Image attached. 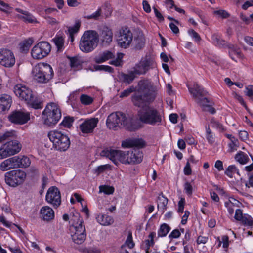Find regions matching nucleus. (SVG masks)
<instances>
[{
  "mask_svg": "<svg viewBox=\"0 0 253 253\" xmlns=\"http://www.w3.org/2000/svg\"><path fill=\"white\" fill-rule=\"evenodd\" d=\"M159 86L147 79L139 81L137 92L131 97L132 101L135 106L141 107L146 103L154 101L158 94Z\"/></svg>",
  "mask_w": 253,
  "mask_h": 253,
  "instance_id": "f257e3e1",
  "label": "nucleus"
},
{
  "mask_svg": "<svg viewBox=\"0 0 253 253\" xmlns=\"http://www.w3.org/2000/svg\"><path fill=\"white\" fill-rule=\"evenodd\" d=\"M138 112L139 120L143 123L154 126L162 124V113L153 106L145 104Z\"/></svg>",
  "mask_w": 253,
  "mask_h": 253,
  "instance_id": "f03ea898",
  "label": "nucleus"
},
{
  "mask_svg": "<svg viewBox=\"0 0 253 253\" xmlns=\"http://www.w3.org/2000/svg\"><path fill=\"white\" fill-rule=\"evenodd\" d=\"M13 91L16 96L24 100L32 108L37 109L42 107L41 101L35 96L32 90L25 85L17 84L14 86Z\"/></svg>",
  "mask_w": 253,
  "mask_h": 253,
  "instance_id": "7ed1b4c3",
  "label": "nucleus"
},
{
  "mask_svg": "<svg viewBox=\"0 0 253 253\" xmlns=\"http://www.w3.org/2000/svg\"><path fill=\"white\" fill-rule=\"evenodd\" d=\"M99 35L95 30H87L82 36L79 48L84 53H89L94 50L98 45Z\"/></svg>",
  "mask_w": 253,
  "mask_h": 253,
  "instance_id": "20e7f679",
  "label": "nucleus"
},
{
  "mask_svg": "<svg viewBox=\"0 0 253 253\" xmlns=\"http://www.w3.org/2000/svg\"><path fill=\"white\" fill-rule=\"evenodd\" d=\"M33 79L37 83L45 84L53 77L54 72L51 66L47 63H39L32 69Z\"/></svg>",
  "mask_w": 253,
  "mask_h": 253,
  "instance_id": "39448f33",
  "label": "nucleus"
},
{
  "mask_svg": "<svg viewBox=\"0 0 253 253\" xmlns=\"http://www.w3.org/2000/svg\"><path fill=\"white\" fill-rule=\"evenodd\" d=\"M74 230L71 235L72 241L77 244H81L86 239L85 229L83 221L79 213L76 212L71 218Z\"/></svg>",
  "mask_w": 253,
  "mask_h": 253,
  "instance_id": "423d86ee",
  "label": "nucleus"
},
{
  "mask_svg": "<svg viewBox=\"0 0 253 253\" xmlns=\"http://www.w3.org/2000/svg\"><path fill=\"white\" fill-rule=\"evenodd\" d=\"M131 124V119L120 112L111 113L106 120L107 127L114 130L117 129L118 127L120 126H124L126 129H130Z\"/></svg>",
  "mask_w": 253,
  "mask_h": 253,
  "instance_id": "0eeeda50",
  "label": "nucleus"
},
{
  "mask_svg": "<svg viewBox=\"0 0 253 253\" xmlns=\"http://www.w3.org/2000/svg\"><path fill=\"white\" fill-rule=\"evenodd\" d=\"M44 124L48 126H52L59 121L61 117V112L59 106L55 103H48L42 113Z\"/></svg>",
  "mask_w": 253,
  "mask_h": 253,
  "instance_id": "6e6552de",
  "label": "nucleus"
},
{
  "mask_svg": "<svg viewBox=\"0 0 253 253\" xmlns=\"http://www.w3.org/2000/svg\"><path fill=\"white\" fill-rule=\"evenodd\" d=\"M48 136L52 142L55 148L60 151H65L70 145V141L68 136L57 130H52L48 133Z\"/></svg>",
  "mask_w": 253,
  "mask_h": 253,
  "instance_id": "1a4fd4ad",
  "label": "nucleus"
},
{
  "mask_svg": "<svg viewBox=\"0 0 253 253\" xmlns=\"http://www.w3.org/2000/svg\"><path fill=\"white\" fill-rule=\"evenodd\" d=\"M5 181L10 186L15 187L24 181L26 173L21 169L12 170L5 173Z\"/></svg>",
  "mask_w": 253,
  "mask_h": 253,
  "instance_id": "9d476101",
  "label": "nucleus"
},
{
  "mask_svg": "<svg viewBox=\"0 0 253 253\" xmlns=\"http://www.w3.org/2000/svg\"><path fill=\"white\" fill-rule=\"evenodd\" d=\"M21 144L17 140H12L3 144L0 147V159H3L19 153Z\"/></svg>",
  "mask_w": 253,
  "mask_h": 253,
  "instance_id": "9b49d317",
  "label": "nucleus"
},
{
  "mask_svg": "<svg viewBox=\"0 0 253 253\" xmlns=\"http://www.w3.org/2000/svg\"><path fill=\"white\" fill-rule=\"evenodd\" d=\"M101 155L109 158L116 165L120 162L126 164V152L121 150L106 149L101 151Z\"/></svg>",
  "mask_w": 253,
  "mask_h": 253,
  "instance_id": "f8f14e48",
  "label": "nucleus"
},
{
  "mask_svg": "<svg viewBox=\"0 0 253 253\" xmlns=\"http://www.w3.org/2000/svg\"><path fill=\"white\" fill-rule=\"evenodd\" d=\"M116 37L119 46L125 49L129 47L133 40L132 32L126 27L120 29Z\"/></svg>",
  "mask_w": 253,
  "mask_h": 253,
  "instance_id": "ddd939ff",
  "label": "nucleus"
},
{
  "mask_svg": "<svg viewBox=\"0 0 253 253\" xmlns=\"http://www.w3.org/2000/svg\"><path fill=\"white\" fill-rule=\"evenodd\" d=\"M155 63L154 60L148 56L142 58L139 63L135 64L132 69L138 75L145 74L150 69L154 68Z\"/></svg>",
  "mask_w": 253,
  "mask_h": 253,
  "instance_id": "4468645a",
  "label": "nucleus"
},
{
  "mask_svg": "<svg viewBox=\"0 0 253 253\" xmlns=\"http://www.w3.org/2000/svg\"><path fill=\"white\" fill-rule=\"evenodd\" d=\"M51 45L46 42H41L35 45L31 50V55L36 59H41L46 56L51 51Z\"/></svg>",
  "mask_w": 253,
  "mask_h": 253,
  "instance_id": "2eb2a0df",
  "label": "nucleus"
},
{
  "mask_svg": "<svg viewBox=\"0 0 253 253\" xmlns=\"http://www.w3.org/2000/svg\"><path fill=\"white\" fill-rule=\"evenodd\" d=\"M15 63L14 54L10 50L0 49V64L6 67H11Z\"/></svg>",
  "mask_w": 253,
  "mask_h": 253,
  "instance_id": "dca6fc26",
  "label": "nucleus"
},
{
  "mask_svg": "<svg viewBox=\"0 0 253 253\" xmlns=\"http://www.w3.org/2000/svg\"><path fill=\"white\" fill-rule=\"evenodd\" d=\"M46 200L55 207H58L61 204V195L59 190L56 187L49 188L46 195Z\"/></svg>",
  "mask_w": 253,
  "mask_h": 253,
  "instance_id": "f3484780",
  "label": "nucleus"
},
{
  "mask_svg": "<svg viewBox=\"0 0 253 253\" xmlns=\"http://www.w3.org/2000/svg\"><path fill=\"white\" fill-rule=\"evenodd\" d=\"M9 121L14 124H24L30 120V114L21 111L13 112L9 116Z\"/></svg>",
  "mask_w": 253,
  "mask_h": 253,
  "instance_id": "a211bd4d",
  "label": "nucleus"
},
{
  "mask_svg": "<svg viewBox=\"0 0 253 253\" xmlns=\"http://www.w3.org/2000/svg\"><path fill=\"white\" fill-rule=\"evenodd\" d=\"M99 120L98 118H91L85 120L80 125L81 131L83 133H90L93 132L96 127Z\"/></svg>",
  "mask_w": 253,
  "mask_h": 253,
  "instance_id": "6ab92c4d",
  "label": "nucleus"
},
{
  "mask_svg": "<svg viewBox=\"0 0 253 253\" xmlns=\"http://www.w3.org/2000/svg\"><path fill=\"white\" fill-rule=\"evenodd\" d=\"M142 152L138 149H134L131 151L126 152V164L140 163L142 161Z\"/></svg>",
  "mask_w": 253,
  "mask_h": 253,
  "instance_id": "aec40b11",
  "label": "nucleus"
},
{
  "mask_svg": "<svg viewBox=\"0 0 253 253\" xmlns=\"http://www.w3.org/2000/svg\"><path fill=\"white\" fill-rule=\"evenodd\" d=\"M186 86L195 100L200 97L206 96L208 92L197 83H194L192 84H187Z\"/></svg>",
  "mask_w": 253,
  "mask_h": 253,
  "instance_id": "412c9836",
  "label": "nucleus"
},
{
  "mask_svg": "<svg viewBox=\"0 0 253 253\" xmlns=\"http://www.w3.org/2000/svg\"><path fill=\"white\" fill-rule=\"evenodd\" d=\"M17 168H18L17 156L4 160L0 165V169L3 171Z\"/></svg>",
  "mask_w": 253,
  "mask_h": 253,
  "instance_id": "4be33fe9",
  "label": "nucleus"
},
{
  "mask_svg": "<svg viewBox=\"0 0 253 253\" xmlns=\"http://www.w3.org/2000/svg\"><path fill=\"white\" fill-rule=\"evenodd\" d=\"M12 103V97L8 94L0 95V112L8 110Z\"/></svg>",
  "mask_w": 253,
  "mask_h": 253,
  "instance_id": "5701e85b",
  "label": "nucleus"
},
{
  "mask_svg": "<svg viewBox=\"0 0 253 253\" xmlns=\"http://www.w3.org/2000/svg\"><path fill=\"white\" fill-rule=\"evenodd\" d=\"M145 142L142 139L138 138L126 140L122 142V146L124 148L133 147L143 148L145 146Z\"/></svg>",
  "mask_w": 253,
  "mask_h": 253,
  "instance_id": "b1692460",
  "label": "nucleus"
},
{
  "mask_svg": "<svg viewBox=\"0 0 253 253\" xmlns=\"http://www.w3.org/2000/svg\"><path fill=\"white\" fill-rule=\"evenodd\" d=\"M40 217L44 221H49L54 217V211L49 206L42 207L40 210Z\"/></svg>",
  "mask_w": 253,
  "mask_h": 253,
  "instance_id": "393cba45",
  "label": "nucleus"
},
{
  "mask_svg": "<svg viewBox=\"0 0 253 253\" xmlns=\"http://www.w3.org/2000/svg\"><path fill=\"white\" fill-rule=\"evenodd\" d=\"M113 32L112 30L107 26L102 28L100 34L101 42L103 43H110L113 39Z\"/></svg>",
  "mask_w": 253,
  "mask_h": 253,
  "instance_id": "a878e982",
  "label": "nucleus"
},
{
  "mask_svg": "<svg viewBox=\"0 0 253 253\" xmlns=\"http://www.w3.org/2000/svg\"><path fill=\"white\" fill-rule=\"evenodd\" d=\"M137 75L133 70L129 71L127 73H121L119 75V78L121 82L126 84H129L137 77Z\"/></svg>",
  "mask_w": 253,
  "mask_h": 253,
  "instance_id": "bb28decb",
  "label": "nucleus"
},
{
  "mask_svg": "<svg viewBox=\"0 0 253 253\" xmlns=\"http://www.w3.org/2000/svg\"><path fill=\"white\" fill-rule=\"evenodd\" d=\"M16 11L22 14V15L18 16V18L23 20L25 22L30 23H38L36 18L28 11L23 10L20 8H16Z\"/></svg>",
  "mask_w": 253,
  "mask_h": 253,
  "instance_id": "cd10ccee",
  "label": "nucleus"
},
{
  "mask_svg": "<svg viewBox=\"0 0 253 253\" xmlns=\"http://www.w3.org/2000/svg\"><path fill=\"white\" fill-rule=\"evenodd\" d=\"M115 54L108 50L105 51L94 58V61L98 64L103 63L115 57Z\"/></svg>",
  "mask_w": 253,
  "mask_h": 253,
  "instance_id": "c85d7f7f",
  "label": "nucleus"
},
{
  "mask_svg": "<svg viewBox=\"0 0 253 253\" xmlns=\"http://www.w3.org/2000/svg\"><path fill=\"white\" fill-rule=\"evenodd\" d=\"M97 221L102 225L107 226L112 224L113 219L106 214H99L96 217Z\"/></svg>",
  "mask_w": 253,
  "mask_h": 253,
  "instance_id": "c756f323",
  "label": "nucleus"
},
{
  "mask_svg": "<svg viewBox=\"0 0 253 253\" xmlns=\"http://www.w3.org/2000/svg\"><path fill=\"white\" fill-rule=\"evenodd\" d=\"M168 199L163 194H160L158 197L157 207L158 210L163 213L167 209Z\"/></svg>",
  "mask_w": 253,
  "mask_h": 253,
  "instance_id": "7c9ffc66",
  "label": "nucleus"
},
{
  "mask_svg": "<svg viewBox=\"0 0 253 253\" xmlns=\"http://www.w3.org/2000/svg\"><path fill=\"white\" fill-rule=\"evenodd\" d=\"M134 42L135 49L139 50L143 48L145 44V39L144 34L139 32L137 36L134 38Z\"/></svg>",
  "mask_w": 253,
  "mask_h": 253,
  "instance_id": "2f4dec72",
  "label": "nucleus"
},
{
  "mask_svg": "<svg viewBox=\"0 0 253 253\" xmlns=\"http://www.w3.org/2000/svg\"><path fill=\"white\" fill-rule=\"evenodd\" d=\"M155 237L156 233L154 232H151L148 236V239L146 240L142 245L145 250L146 253H148L150 248L154 246L155 243L154 239Z\"/></svg>",
  "mask_w": 253,
  "mask_h": 253,
  "instance_id": "473e14b6",
  "label": "nucleus"
},
{
  "mask_svg": "<svg viewBox=\"0 0 253 253\" xmlns=\"http://www.w3.org/2000/svg\"><path fill=\"white\" fill-rule=\"evenodd\" d=\"M18 168H25L28 167L31 164L30 159L24 155L17 156Z\"/></svg>",
  "mask_w": 253,
  "mask_h": 253,
  "instance_id": "72a5a7b5",
  "label": "nucleus"
},
{
  "mask_svg": "<svg viewBox=\"0 0 253 253\" xmlns=\"http://www.w3.org/2000/svg\"><path fill=\"white\" fill-rule=\"evenodd\" d=\"M212 43L216 46L219 47H224L226 45V42L223 40L219 35L214 34L211 36Z\"/></svg>",
  "mask_w": 253,
  "mask_h": 253,
  "instance_id": "f704fd0d",
  "label": "nucleus"
},
{
  "mask_svg": "<svg viewBox=\"0 0 253 253\" xmlns=\"http://www.w3.org/2000/svg\"><path fill=\"white\" fill-rule=\"evenodd\" d=\"M228 47L229 49V55L232 60L236 61L235 56H236L238 58H241L242 57L241 51L237 46L234 45L229 44L228 45Z\"/></svg>",
  "mask_w": 253,
  "mask_h": 253,
  "instance_id": "c9c22d12",
  "label": "nucleus"
},
{
  "mask_svg": "<svg viewBox=\"0 0 253 253\" xmlns=\"http://www.w3.org/2000/svg\"><path fill=\"white\" fill-rule=\"evenodd\" d=\"M235 159L242 165L247 163L250 160L247 154L242 151H239L235 155Z\"/></svg>",
  "mask_w": 253,
  "mask_h": 253,
  "instance_id": "e433bc0d",
  "label": "nucleus"
},
{
  "mask_svg": "<svg viewBox=\"0 0 253 253\" xmlns=\"http://www.w3.org/2000/svg\"><path fill=\"white\" fill-rule=\"evenodd\" d=\"M170 227L167 224H162L158 231V236L159 237H164L166 236L168 233L170 231Z\"/></svg>",
  "mask_w": 253,
  "mask_h": 253,
  "instance_id": "4c0bfd02",
  "label": "nucleus"
},
{
  "mask_svg": "<svg viewBox=\"0 0 253 253\" xmlns=\"http://www.w3.org/2000/svg\"><path fill=\"white\" fill-rule=\"evenodd\" d=\"M205 137L207 140L208 143L212 145L215 141V138L214 137V134L210 129L209 127H206V135Z\"/></svg>",
  "mask_w": 253,
  "mask_h": 253,
  "instance_id": "58836bf2",
  "label": "nucleus"
},
{
  "mask_svg": "<svg viewBox=\"0 0 253 253\" xmlns=\"http://www.w3.org/2000/svg\"><path fill=\"white\" fill-rule=\"evenodd\" d=\"M239 146V141L237 138L232 140L230 141V142L228 144V152L232 153L236 151Z\"/></svg>",
  "mask_w": 253,
  "mask_h": 253,
  "instance_id": "ea45409f",
  "label": "nucleus"
},
{
  "mask_svg": "<svg viewBox=\"0 0 253 253\" xmlns=\"http://www.w3.org/2000/svg\"><path fill=\"white\" fill-rule=\"evenodd\" d=\"M195 101L203 108V110L205 109L209 104H211L210 101L206 96L200 97L196 99Z\"/></svg>",
  "mask_w": 253,
  "mask_h": 253,
  "instance_id": "a19ab883",
  "label": "nucleus"
},
{
  "mask_svg": "<svg viewBox=\"0 0 253 253\" xmlns=\"http://www.w3.org/2000/svg\"><path fill=\"white\" fill-rule=\"evenodd\" d=\"M80 99L81 103L85 105H90L93 101V98L86 94H82Z\"/></svg>",
  "mask_w": 253,
  "mask_h": 253,
  "instance_id": "79ce46f5",
  "label": "nucleus"
},
{
  "mask_svg": "<svg viewBox=\"0 0 253 253\" xmlns=\"http://www.w3.org/2000/svg\"><path fill=\"white\" fill-rule=\"evenodd\" d=\"M225 174L229 177H232L234 173H239V170L235 165H230L226 169Z\"/></svg>",
  "mask_w": 253,
  "mask_h": 253,
  "instance_id": "37998d69",
  "label": "nucleus"
},
{
  "mask_svg": "<svg viewBox=\"0 0 253 253\" xmlns=\"http://www.w3.org/2000/svg\"><path fill=\"white\" fill-rule=\"evenodd\" d=\"M81 26V22L79 21H77L75 25L72 27H70L68 28V32L69 35H76L79 31Z\"/></svg>",
  "mask_w": 253,
  "mask_h": 253,
  "instance_id": "c03bdc74",
  "label": "nucleus"
},
{
  "mask_svg": "<svg viewBox=\"0 0 253 253\" xmlns=\"http://www.w3.org/2000/svg\"><path fill=\"white\" fill-rule=\"evenodd\" d=\"M102 14V10L101 8H99L97 10L92 14L85 16L84 18L87 20L93 19L94 20H98L99 17Z\"/></svg>",
  "mask_w": 253,
  "mask_h": 253,
  "instance_id": "a18cd8bd",
  "label": "nucleus"
},
{
  "mask_svg": "<svg viewBox=\"0 0 253 253\" xmlns=\"http://www.w3.org/2000/svg\"><path fill=\"white\" fill-rule=\"evenodd\" d=\"M236 203H233L231 199H228L224 203L225 206L227 208L228 213L230 215H232L234 211V207Z\"/></svg>",
  "mask_w": 253,
  "mask_h": 253,
  "instance_id": "49530a36",
  "label": "nucleus"
},
{
  "mask_svg": "<svg viewBox=\"0 0 253 253\" xmlns=\"http://www.w3.org/2000/svg\"><path fill=\"white\" fill-rule=\"evenodd\" d=\"M57 11V10L56 8H48L46 9H43L42 10H40L39 12L40 15L44 17V18H46L47 17H49L48 15Z\"/></svg>",
  "mask_w": 253,
  "mask_h": 253,
  "instance_id": "de8ad7c7",
  "label": "nucleus"
},
{
  "mask_svg": "<svg viewBox=\"0 0 253 253\" xmlns=\"http://www.w3.org/2000/svg\"><path fill=\"white\" fill-rule=\"evenodd\" d=\"M34 42L32 38H29L24 41L21 43V48L23 51H27L30 48L31 45Z\"/></svg>",
  "mask_w": 253,
  "mask_h": 253,
  "instance_id": "09e8293b",
  "label": "nucleus"
},
{
  "mask_svg": "<svg viewBox=\"0 0 253 253\" xmlns=\"http://www.w3.org/2000/svg\"><path fill=\"white\" fill-rule=\"evenodd\" d=\"M81 251L84 253H99L100 252V250L94 246L82 248Z\"/></svg>",
  "mask_w": 253,
  "mask_h": 253,
  "instance_id": "8fccbe9b",
  "label": "nucleus"
},
{
  "mask_svg": "<svg viewBox=\"0 0 253 253\" xmlns=\"http://www.w3.org/2000/svg\"><path fill=\"white\" fill-rule=\"evenodd\" d=\"M99 192H103L106 194H111L114 191V188L110 186L107 185H101L99 187Z\"/></svg>",
  "mask_w": 253,
  "mask_h": 253,
  "instance_id": "3c124183",
  "label": "nucleus"
},
{
  "mask_svg": "<svg viewBox=\"0 0 253 253\" xmlns=\"http://www.w3.org/2000/svg\"><path fill=\"white\" fill-rule=\"evenodd\" d=\"M53 41L57 46L58 50H61L63 46L64 40L62 37H57L53 39Z\"/></svg>",
  "mask_w": 253,
  "mask_h": 253,
  "instance_id": "603ef678",
  "label": "nucleus"
},
{
  "mask_svg": "<svg viewBox=\"0 0 253 253\" xmlns=\"http://www.w3.org/2000/svg\"><path fill=\"white\" fill-rule=\"evenodd\" d=\"M70 66L72 68L76 70L79 69L81 67V63L80 60L76 57H72L70 58Z\"/></svg>",
  "mask_w": 253,
  "mask_h": 253,
  "instance_id": "864d4df0",
  "label": "nucleus"
},
{
  "mask_svg": "<svg viewBox=\"0 0 253 253\" xmlns=\"http://www.w3.org/2000/svg\"><path fill=\"white\" fill-rule=\"evenodd\" d=\"M213 13L219 18L223 19L227 18L230 16V14L227 11L222 9L214 11Z\"/></svg>",
  "mask_w": 253,
  "mask_h": 253,
  "instance_id": "5fc2aeb1",
  "label": "nucleus"
},
{
  "mask_svg": "<svg viewBox=\"0 0 253 253\" xmlns=\"http://www.w3.org/2000/svg\"><path fill=\"white\" fill-rule=\"evenodd\" d=\"M240 221L244 225L252 226L253 224V218L248 215H244Z\"/></svg>",
  "mask_w": 253,
  "mask_h": 253,
  "instance_id": "6e6d98bb",
  "label": "nucleus"
},
{
  "mask_svg": "<svg viewBox=\"0 0 253 253\" xmlns=\"http://www.w3.org/2000/svg\"><path fill=\"white\" fill-rule=\"evenodd\" d=\"M74 120L72 117H66L64 118L61 124L67 128H70L72 126Z\"/></svg>",
  "mask_w": 253,
  "mask_h": 253,
  "instance_id": "4d7b16f0",
  "label": "nucleus"
},
{
  "mask_svg": "<svg viewBox=\"0 0 253 253\" xmlns=\"http://www.w3.org/2000/svg\"><path fill=\"white\" fill-rule=\"evenodd\" d=\"M94 67L96 70H104L109 73H112L113 71V69L107 65H95Z\"/></svg>",
  "mask_w": 253,
  "mask_h": 253,
  "instance_id": "13d9d810",
  "label": "nucleus"
},
{
  "mask_svg": "<svg viewBox=\"0 0 253 253\" xmlns=\"http://www.w3.org/2000/svg\"><path fill=\"white\" fill-rule=\"evenodd\" d=\"M210 124L211 127H214L219 130H223L222 125L218 121H216L214 119H211L210 122Z\"/></svg>",
  "mask_w": 253,
  "mask_h": 253,
  "instance_id": "bf43d9fd",
  "label": "nucleus"
},
{
  "mask_svg": "<svg viewBox=\"0 0 253 253\" xmlns=\"http://www.w3.org/2000/svg\"><path fill=\"white\" fill-rule=\"evenodd\" d=\"M188 34L192 37L196 42H199L201 41V38L198 33L193 29H190L188 31Z\"/></svg>",
  "mask_w": 253,
  "mask_h": 253,
  "instance_id": "052dcab7",
  "label": "nucleus"
},
{
  "mask_svg": "<svg viewBox=\"0 0 253 253\" xmlns=\"http://www.w3.org/2000/svg\"><path fill=\"white\" fill-rule=\"evenodd\" d=\"M134 91V88L133 86H131L129 88H127L123 92H122L120 95V97L123 98L128 96L131 92Z\"/></svg>",
  "mask_w": 253,
  "mask_h": 253,
  "instance_id": "680f3d73",
  "label": "nucleus"
},
{
  "mask_svg": "<svg viewBox=\"0 0 253 253\" xmlns=\"http://www.w3.org/2000/svg\"><path fill=\"white\" fill-rule=\"evenodd\" d=\"M245 94L253 100V86L249 85L246 87Z\"/></svg>",
  "mask_w": 253,
  "mask_h": 253,
  "instance_id": "e2e57ef3",
  "label": "nucleus"
},
{
  "mask_svg": "<svg viewBox=\"0 0 253 253\" xmlns=\"http://www.w3.org/2000/svg\"><path fill=\"white\" fill-rule=\"evenodd\" d=\"M125 244L130 249H132L134 246V243L132 240V236L131 233L129 234L126 241Z\"/></svg>",
  "mask_w": 253,
  "mask_h": 253,
  "instance_id": "0e129e2a",
  "label": "nucleus"
},
{
  "mask_svg": "<svg viewBox=\"0 0 253 253\" xmlns=\"http://www.w3.org/2000/svg\"><path fill=\"white\" fill-rule=\"evenodd\" d=\"M180 235L181 233L180 231L178 229H174L169 235V238L171 240L173 239L179 238Z\"/></svg>",
  "mask_w": 253,
  "mask_h": 253,
  "instance_id": "69168bd1",
  "label": "nucleus"
},
{
  "mask_svg": "<svg viewBox=\"0 0 253 253\" xmlns=\"http://www.w3.org/2000/svg\"><path fill=\"white\" fill-rule=\"evenodd\" d=\"M184 190L185 191V193L191 196L192 194L193 188L192 185L188 182H187L185 183L184 186Z\"/></svg>",
  "mask_w": 253,
  "mask_h": 253,
  "instance_id": "338daca9",
  "label": "nucleus"
},
{
  "mask_svg": "<svg viewBox=\"0 0 253 253\" xmlns=\"http://www.w3.org/2000/svg\"><path fill=\"white\" fill-rule=\"evenodd\" d=\"M185 204V199L181 198L178 203V208L177 211L178 213H183L184 211Z\"/></svg>",
  "mask_w": 253,
  "mask_h": 253,
  "instance_id": "774afa93",
  "label": "nucleus"
}]
</instances>
